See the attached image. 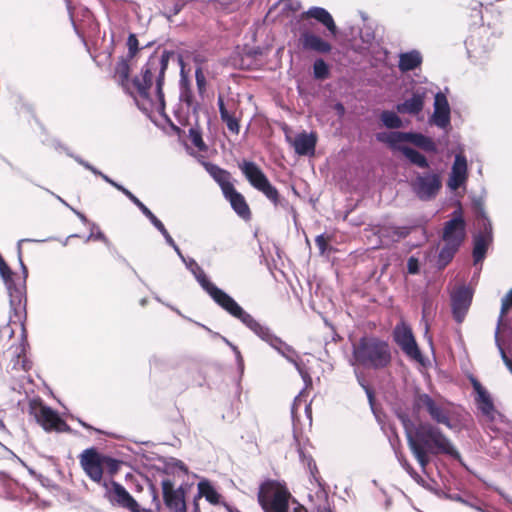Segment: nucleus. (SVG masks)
<instances>
[{
    "label": "nucleus",
    "instance_id": "5701e85b",
    "mask_svg": "<svg viewBox=\"0 0 512 512\" xmlns=\"http://www.w3.org/2000/svg\"><path fill=\"white\" fill-rule=\"evenodd\" d=\"M302 18H313L324 25L333 36L337 35L338 30L333 17L326 9L322 7L314 6L309 8L302 14Z\"/></svg>",
    "mask_w": 512,
    "mask_h": 512
},
{
    "label": "nucleus",
    "instance_id": "7ed1b4c3",
    "mask_svg": "<svg viewBox=\"0 0 512 512\" xmlns=\"http://www.w3.org/2000/svg\"><path fill=\"white\" fill-rule=\"evenodd\" d=\"M240 320L248 329H250L255 335H257L261 340L270 345L273 349H275L281 356H283L287 361L292 363L306 386L310 385L312 380L310 375L303 370L299 363V356L296 350L284 342L281 338L276 336L271 329L257 321L251 314L246 312L242 307L239 311L233 316Z\"/></svg>",
    "mask_w": 512,
    "mask_h": 512
},
{
    "label": "nucleus",
    "instance_id": "4468645a",
    "mask_svg": "<svg viewBox=\"0 0 512 512\" xmlns=\"http://www.w3.org/2000/svg\"><path fill=\"white\" fill-rule=\"evenodd\" d=\"M442 187L440 176L437 173H418L412 183L417 197L428 201L436 197Z\"/></svg>",
    "mask_w": 512,
    "mask_h": 512
},
{
    "label": "nucleus",
    "instance_id": "c85d7f7f",
    "mask_svg": "<svg viewBox=\"0 0 512 512\" xmlns=\"http://www.w3.org/2000/svg\"><path fill=\"white\" fill-rule=\"evenodd\" d=\"M422 63V56L419 51L412 50L410 52L401 53L399 55L398 67L402 72L414 70Z\"/></svg>",
    "mask_w": 512,
    "mask_h": 512
},
{
    "label": "nucleus",
    "instance_id": "c756f323",
    "mask_svg": "<svg viewBox=\"0 0 512 512\" xmlns=\"http://www.w3.org/2000/svg\"><path fill=\"white\" fill-rule=\"evenodd\" d=\"M407 139V142L412 143L427 152L434 153L437 151L435 142L421 133L408 132Z\"/></svg>",
    "mask_w": 512,
    "mask_h": 512
},
{
    "label": "nucleus",
    "instance_id": "412c9836",
    "mask_svg": "<svg viewBox=\"0 0 512 512\" xmlns=\"http://www.w3.org/2000/svg\"><path fill=\"white\" fill-rule=\"evenodd\" d=\"M430 120L441 129H446L450 125V106L446 96L441 92L435 95L434 112Z\"/></svg>",
    "mask_w": 512,
    "mask_h": 512
},
{
    "label": "nucleus",
    "instance_id": "1a4fd4ad",
    "mask_svg": "<svg viewBox=\"0 0 512 512\" xmlns=\"http://www.w3.org/2000/svg\"><path fill=\"white\" fill-rule=\"evenodd\" d=\"M239 168L252 187L262 192L275 206L280 204L278 190L270 183L258 165L252 161H243Z\"/></svg>",
    "mask_w": 512,
    "mask_h": 512
},
{
    "label": "nucleus",
    "instance_id": "79ce46f5",
    "mask_svg": "<svg viewBox=\"0 0 512 512\" xmlns=\"http://www.w3.org/2000/svg\"><path fill=\"white\" fill-rule=\"evenodd\" d=\"M125 196L130 199L139 209L140 211L149 218L153 215L151 210L146 207L133 193H131L129 190L125 192Z\"/></svg>",
    "mask_w": 512,
    "mask_h": 512
},
{
    "label": "nucleus",
    "instance_id": "bb28decb",
    "mask_svg": "<svg viewBox=\"0 0 512 512\" xmlns=\"http://www.w3.org/2000/svg\"><path fill=\"white\" fill-rule=\"evenodd\" d=\"M316 146V137L314 134L301 133L298 134L294 141L293 147L298 155L313 154Z\"/></svg>",
    "mask_w": 512,
    "mask_h": 512
},
{
    "label": "nucleus",
    "instance_id": "393cba45",
    "mask_svg": "<svg viewBox=\"0 0 512 512\" xmlns=\"http://www.w3.org/2000/svg\"><path fill=\"white\" fill-rule=\"evenodd\" d=\"M424 92L419 91L413 93L412 97L404 102L397 104L396 110L401 114L415 115L422 111L424 106Z\"/></svg>",
    "mask_w": 512,
    "mask_h": 512
},
{
    "label": "nucleus",
    "instance_id": "0e129e2a",
    "mask_svg": "<svg viewBox=\"0 0 512 512\" xmlns=\"http://www.w3.org/2000/svg\"><path fill=\"white\" fill-rule=\"evenodd\" d=\"M497 430L503 433L506 442H512V426H509L506 430H502L500 428Z\"/></svg>",
    "mask_w": 512,
    "mask_h": 512
},
{
    "label": "nucleus",
    "instance_id": "c9c22d12",
    "mask_svg": "<svg viewBox=\"0 0 512 512\" xmlns=\"http://www.w3.org/2000/svg\"><path fill=\"white\" fill-rule=\"evenodd\" d=\"M313 73L317 79H325L329 75L328 65L322 59H317L313 64Z\"/></svg>",
    "mask_w": 512,
    "mask_h": 512
},
{
    "label": "nucleus",
    "instance_id": "cd10ccee",
    "mask_svg": "<svg viewBox=\"0 0 512 512\" xmlns=\"http://www.w3.org/2000/svg\"><path fill=\"white\" fill-rule=\"evenodd\" d=\"M408 132H379L375 135L376 140L382 143L387 144L390 148L394 150H399L403 146L401 144L406 143Z\"/></svg>",
    "mask_w": 512,
    "mask_h": 512
},
{
    "label": "nucleus",
    "instance_id": "09e8293b",
    "mask_svg": "<svg viewBox=\"0 0 512 512\" xmlns=\"http://www.w3.org/2000/svg\"><path fill=\"white\" fill-rule=\"evenodd\" d=\"M195 79L199 93L202 95L206 90V77L201 68L195 71Z\"/></svg>",
    "mask_w": 512,
    "mask_h": 512
},
{
    "label": "nucleus",
    "instance_id": "f257e3e1",
    "mask_svg": "<svg viewBox=\"0 0 512 512\" xmlns=\"http://www.w3.org/2000/svg\"><path fill=\"white\" fill-rule=\"evenodd\" d=\"M402 422L406 432L408 447L421 467L422 472L426 473V468L430 463V456L445 454L460 460V453L439 427L429 422H421L414 426L410 420L404 418Z\"/></svg>",
    "mask_w": 512,
    "mask_h": 512
},
{
    "label": "nucleus",
    "instance_id": "603ef678",
    "mask_svg": "<svg viewBox=\"0 0 512 512\" xmlns=\"http://www.w3.org/2000/svg\"><path fill=\"white\" fill-rule=\"evenodd\" d=\"M138 39L134 34H130L127 40V46H128V56L132 58L136 52L138 51Z\"/></svg>",
    "mask_w": 512,
    "mask_h": 512
},
{
    "label": "nucleus",
    "instance_id": "bf43d9fd",
    "mask_svg": "<svg viewBox=\"0 0 512 512\" xmlns=\"http://www.w3.org/2000/svg\"><path fill=\"white\" fill-rule=\"evenodd\" d=\"M315 244L318 247L321 254H324L327 249V240L324 235H318L315 239Z\"/></svg>",
    "mask_w": 512,
    "mask_h": 512
},
{
    "label": "nucleus",
    "instance_id": "a18cd8bd",
    "mask_svg": "<svg viewBox=\"0 0 512 512\" xmlns=\"http://www.w3.org/2000/svg\"><path fill=\"white\" fill-rule=\"evenodd\" d=\"M227 126L228 130L234 134H238L240 131V125L238 120L232 116L231 114H228L226 117L221 119Z\"/></svg>",
    "mask_w": 512,
    "mask_h": 512
},
{
    "label": "nucleus",
    "instance_id": "a19ab883",
    "mask_svg": "<svg viewBox=\"0 0 512 512\" xmlns=\"http://www.w3.org/2000/svg\"><path fill=\"white\" fill-rule=\"evenodd\" d=\"M125 196L130 199L139 209L140 211L149 218L153 215L151 210L146 207L133 193H131L129 190L125 192Z\"/></svg>",
    "mask_w": 512,
    "mask_h": 512
},
{
    "label": "nucleus",
    "instance_id": "774afa93",
    "mask_svg": "<svg viewBox=\"0 0 512 512\" xmlns=\"http://www.w3.org/2000/svg\"><path fill=\"white\" fill-rule=\"evenodd\" d=\"M174 251L177 253L179 258L182 260V262H186V257L182 254L181 250L179 249L178 245L176 244L175 247H173Z\"/></svg>",
    "mask_w": 512,
    "mask_h": 512
},
{
    "label": "nucleus",
    "instance_id": "37998d69",
    "mask_svg": "<svg viewBox=\"0 0 512 512\" xmlns=\"http://www.w3.org/2000/svg\"><path fill=\"white\" fill-rule=\"evenodd\" d=\"M125 196L130 199L139 209L140 211L149 218L153 215L151 210L146 207L133 193H131L129 190L125 192Z\"/></svg>",
    "mask_w": 512,
    "mask_h": 512
},
{
    "label": "nucleus",
    "instance_id": "2f4dec72",
    "mask_svg": "<svg viewBox=\"0 0 512 512\" xmlns=\"http://www.w3.org/2000/svg\"><path fill=\"white\" fill-rule=\"evenodd\" d=\"M380 238L386 237L390 241H398L401 238L406 237L408 231L406 228L396 226H382L377 231Z\"/></svg>",
    "mask_w": 512,
    "mask_h": 512
},
{
    "label": "nucleus",
    "instance_id": "9d476101",
    "mask_svg": "<svg viewBox=\"0 0 512 512\" xmlns=\"http://www.w3.org/2000/svg\"><path fill=\"white\" fill-rule=\"evenodd\" d=\"M477 222L479 231L473 236V258L475 264L483 261L487 249L493 240L491 221L480 203L478 205Z\"/></svg>",
    "mask_w": 512,
    "mask_h": 512
},
{
    "label": "nucleus",
    "instance_id": "49530a36",
    "mask_svg": "<svg viewBox=\"0 0 512 512\" xmlns=\"http://www.w3.org/2000/svg\"><path fill=\"white\" fill-rule=\"evenodd\" d=\"M354 373H355V376H356L358 384L364 389V391H365V393H366V395H367V397L369 399V402L372 404V401H373V391L366 384V381H365L363 375L358 371V369H355Z\"/></svg>",
    "mask_w": 512,
    "mask_h": 512
},
{
    "label": "nucleus",
    "instance_id": "de8ad7c7",
    "mask_svg": "<svg viewBox=\"0 0 512 512\" xmlns=\"http://www.w3.org/2000/svg\"><path fill=\"white\" fill-rule=\"evenodd\" d=\"M189 137L195 147H197L199 150H205L206 146L202 140L201 134L197 130L190 129Z\"/></svg>",
    "mask_w": 512,
    "mask_h": 512
},
{
    "label": "nucleus",
    "instance_id": "f704fd0d",
    "mask_svg": "<svg viewBox=\"0 0 512 512\" xmlns=\"http://www.w3.org/2000/svg\"><path fill=\"white\" fill-rule=\"evenodd\" d=\"M180 99L182 102L186 103L188 107H193V95L189 88V83L187 78L184 76L183 71L181 72V80H180Z\"/></svg>",
    "mask_w": 512,
    "mask_h": 512
},
{
    "label": "nucleus",
    "instance_id": "e2e57ef3",
    "mask_svg": "<svg viewBox=\"0 0 512 512\" xmlns=\"http://www.w3.org/2000/svg\"><path fill=\"white\" fill-rule=\"evenodd\" d=\"M284 6L293 11H297L300 8V2L297 0H287L284 2Z\"/></svg>",
    "mask_w": 512,
    "mask_h": 512
},
{
    "label": "nucleus",
    "instance_id": "680f3d73",
    "mask_svg": "<svg viewBox=\"0 0 512 512\" xmlns=\"http://www.w3.org/2000/svg\"><path fill=\"white\" fill-rule=\"evenodd\" d=\"M360 37L363 43L371 44V42L374 40V33L372 31H361Z\"/></svg>",
    "mask_w": 512,
    "mask_h": 512
},
{
    "label": "nucleus",
    "instance_id": "a878e982",
    "mask_svg": "<svg viewBox=\"0 0 512 512\" xmlns=\"http://www.w3.org/2000/svg\"><path fill=\"white\" fill-rule=\"evenodd\" d=\"M204 166L210 176L219 184L223 194L234 187L230 182V173L228 171L212 163H205Z\"/></svg>",
    "mask_w": 512,
    "mask_h": 512
},
{
    "label": "nucleus",
    "instance_id": "7c9ffc66",
    "mask_svg": "<svg viewBox=\"0 0 512 512\" xmlns=\"http://www.w3.org/2000/svg\"><path fill=\"white\" fill-rule=\"evenodd\" d=\"M197 486L199 497H205V499L213 505L219 504L221 496L208 480L200 481Z\"/></svg>",
    "mask_w": 512,
    "mask_h": 512
},
{
    "label": "nucleus",
    "instance_id": "6ab92c4d",
    "mask_svg": "<svg viewBox=\"0 0 512 512\" xmlns=\"http://www.w3.org/2000/svg\"><path fill=\"white\" fill-rule=\"evenodd\" d=\"M451 301L453 317L462 323L471 305L472 293L468 288L461 287L452 294Z\"/></svg>",
    "mask_w": 512,
    "mask_h": 512
},
{
    "label": "nucleus",
    "instance_id": "ddd939ff",
    "mask_svg": "<svg viewBox=\"0 0 512 512\" xmlns=\"http://www.w3.org/2000/svg\"><path fill=\"white\" fill-rule=\"evenodd\" d=\"M393 336L396 344L408 358L418 363H423L422 353L409 326L405 323L396 325Z\"/></svg>",
    "mask_w": 512,
    "mask_h": 512
},
{
    "label": "nucleus",
    "instance_id": "052dcab7",
    "mask_svg": "<svg viewBox=\"0 0 512 512\" xmlns=\"http://www.w3.org/2000/svg\"><path fill=\"white\" fill-rule=\"evenodd\" d=\"M218 107H219V112H220V118H224L226 117L228 114H230V112L227 110L225 104H224V100H223V97L221 95L218 96Z\"/></svg>",
    "mask_w": 512,
    "mask_h": 512
},
{
    "label": "nucleus",
    "instance_id": "0eeeda50",
    "mask_svg": "<svg viewBox=\"0 0 512 512\" xmlns=\"http://www.w3.org/2000/svg\"><path fill=\"white\" fill-rule=\"evenodd\" d=\"M183 263L185 264L186 268L194 275L202 289L206 291L222 309L228 312L231 316H234L239 311L241 306L226 292L213 284L207 278L203 269L194 259L188 258L186 259V262Z\"/></svg>",
    "mask_w": 512,
    "mask_h": 512
},
{
    "label": "nucleus",
    "instance_id": "338daca9",
    "mask_svg": "<svg viewBox=\"0 0 512 512\" xmlns=\"http://www.w3.org/2000/svg\"><path fill=\"white\" fill-rule=\"evenodd\" d=\"M175 466H176L177 468H179L180 470L184 471L185 473H187V472H188L187 467H186V466H185V464H184L182 461H180V460H175Z\"/></svg>",
    "mask_w": 512,
    "mask_h": 512
},
{
    "label": "nucleus",
    "instance_id": "b1692460",
    "mask_svg": "<svg viewBox=\"0 0 512 512\" xmlns=\"http://www.w3.org/2000/svg\"><path fill=\"white\" fill-rule=\"evenodd\" d=\"M225 198L230 202L233 210L243 219H249L251 212L248 204L242 194L233 187L230 191L224 193Z\"/></svg>",
    "mask_w": 512,
    "mask_h": 512
},
{
    "label": "nucleus",
    "instance_id": "4be33fe9",
    "mask_svg": "<svg viewBox=\"0 0 512 512\" xmlns=\"http://www.w3.org/2000/svg\"><path fill=\"white\" fill-rule=\"evenodd\" d=\"M299 42L302 48L307 51L326 54L332 50V46L329 42L310 31L301 32Z\"/></svg>",
    "mask_w": 512,
    "mask_h": 512
},
{
    "label": "nucleus",
    "instance_id": "13d9d810",
    "mask_svg": "<svg viewBox=\"0 0 512 512\" xmlns=\"http://www.w3.org/2000/svg\"><path fill=\"white\" fill-rule=\"evenodd\" d=\"M80 165H82L84 168L88 169L89 171H91L93 174H100V171L95 168L94 166H92L90 163H88L87 161L83 160L82 158H80L79 156H73L71 155Z\"/></svg>",
    "mask_w": 512,
    "mask_h": 512
},
{
    "label": "nucleus",
    "instance_id": "4c0bfd02",
    "mask_svg": "<svg viewBox=\"0 0 512 512\" xmlns=\"http://www.w3.org/2000/svg\"><path fill=\"white\" fill-rule=\"evenodd\" d=\"M400 465L402 468L417 482L423 483V478L414 470L411 464L403 457L399 458Z\"/></svg>",
    "mask_w": 512,
    "mask_h": 512
},
{
    "label": "nucleus",
    "instance_id": "9b49d317",
    "mask_svg": "<svg viewBox=\"0 0 512 512\" xmlns=\"http://www.w3.org/2000/svg\"><path fill=\"white\" fill-rule=\"evenodd\" d=\"M29 412L45 431L64 432L69 430L68 425L59 417L58 413L41 401H30Z\"/></svg>",
    "mask_w": 512,
    "mask_h": 512
},
{
    "label": "nucleus",
    "instance_id": "c03bdc74",
    "mask_svg": "<svg viewBox=\"0 0 512 512\" xmlns=\"http://www.w3.org/2000/svg\"><path fill=\"white\" fill-rule=\"evenodd\" d=\"M495 343L499 349V352H500V355H501V358H502L504 364L506 365V367L508 368L509 371H512V361L506 355V353L500 343V340H499V327H497L496 331H495Z\"/></svg>",
    "mask_w": 512,
    "mask_h": 512
},
{
    "label": "nucleus",
    "instance_id": "6e6552de",
    "mask_svg": "<svg viewBox=\"0 0 512 512\" xmlns=\"http://www.w3.org/2000/svg\"><path fill=\"white\" fill-rule=\"evenodd\" d=\"M290 493L286 488L267 482L261 485L258 502L265 512H287Z\"/></svg>",
    "mask_w": 512,
    "mask_h": 512
},
{
    "label": "nucleus",
    "instance_id": "39448f33",
    "mask_svg": "<svg viewBox=\"0 0 512 512\" xmlns=\"http://www.w3.org/2000/svg\"><path fill=\"white\" fill-rule=\"evenodd\" d=\"M30 239H21L18 242V261L22 270L21 276H16L15 273L10 269L5 260L0 259V277L2 278L6 289L9 294L10 306L12 309L17 310L25 300L26 294V279L28 276V270L22 259L21 244Z\"/></svg>",
    "mask_w": 512,
    "mask_h": 512
},
{
    "label": "nucleus",
    "instance_id": "e433bc0d",
    "mask_svg": "<svg viewBox=\"0 0 512 512\" xmlns=\"http://www.w3.org/2000/svg\"><path fill=\"white\" fill-rule=\"evenodd\" d=\"M512 308V288L508 291V293L503 297L501 302V311L500 317L498 320L497 327L500 328V324L502 322L503 316Z\"/></svg>",
    "mask_w": 512,
    "mask_h": 512
},
{
    "label": "nucleus",
    "instance_id": "58836bf2",
    "mask_svg": "<svg viewBox=\"0 0 512 512\" xmlns=\"http://www.w3.org/2000/svg\"><path fill=\"white\" fill-rule=\"evenodd\" d=\"M129 72L130 68L127 60L122 59L117 63L116 74L121 78L122 82L128 80Z\"/></svg>",
    "mask_w": 512,
    "mask_h": 512
},
{
    "label": "nucleus",
    "instance_id": "864d4df0",
    "mask_svg": "<svg viewBox=\"0 0 512 512\" xmlns=\"http://www.w3.org/2000/svg\"><path fill=\"white\" fill-rule=\"evenodd\" d=\"M300 459L306 463L311 474L314 475V470H317L314 460L310 456H306L302 450H299Z\"/></svg>",
    "mask_w": 512,
    "mask_h": 512
},
{
    "label": "nucleus",
    "instance_id": "dca6fc26",
    "mask_svg": "<svg viewBox=\"0 0 512 512\" xmlns=\"http://www.w3.org/2000/svg\"><path fill=\"white\" fill-rule=\"evenodd\" d=\"M80 464L92 481L102 485L104 456L100 455L94 448H89L80 455Z\"/></svg>",
    "mask_w": 512,
    "mask_h": 512
},
{
    "label": "nucleus",
    "instance_id": "ea45409f",
    "mask_svg": "<svg viewBox=\"0 0 512 512\" xmlns=\"http://www.w3.org/2000/svg\"><path fill=\"white\" fill-rule=\"evenodd\" d=\"M125 196L130 199L139 209L140 211L149 218L153 215L151 210L146 207L133 193H131L129 190L125 192Z\"/></svg>",
    "mask_w": 512,
    "mask_h": 512
},
{
    "label": "nucleus",
    "instance_id": "8fccbe9b",
    "mask_svg": "<svg viewBox=\"0 0 512 512\" xmlns=\"http://www.w3.org/2000/svg\"><path fill=\"white\" fill-rule=\"evenodd\" d=\"M91 231L94 232V240H99L103 242L107 247L111 246V242L105 236V234L100 230L99 226L96 223H91Z\"/></svg>",
    "mask_w": 512,
    "mask_h": 512
},
{
    "label": "nucleus",
    "instance_id": "aec40b11",
    "mask_svg": "<svg viewBox=\"0 0 512 512\" xmlns=\"http://www.w3.org/2000/svg\"><path fill=\"white\" fill-rule=\"evenodd\" d=\"M467 172L468 165L466 157L462 153L456 154L447 181L448 188L452 191H456L460 188L467 180Z\"/></svg>",
    "mask_w": 512,
    "mask_h": 512
},
{
    "label": "nucleus",
    "instance_id": "a211bd4d",
    "mask_svg": "<svg viewBox=\"0 0 512 512\" xmlns=\"http://www.w3.org/2000/svg\"><path fill=\"white\" fill-rule=\"evenodd\" d=\"M161 486L165 505L173 512H187L184 489H174V483L170 479L162 480Z\"/></svg>",
    "mask_w": 512,
    "mask_h": 512
},
{
    "label": "nucleus",
    "instance_id": "473e14b6",
    "mask_svg": "<svg viewBox=\"0 0 512 512\" xmlns=\"http://www.w3.org/2000/svg\"><path fill=\"white\" fill-rule=\"evenodd\" d=\"M400 151L403 153V155L414 165L420 167V168H428L429 163L426 157L418 152L417 150L410 148V147H402L400 148Z\"/></svg>",
    "mask_w": 512,
    "mask_h": 512
},
{
    "label": "nucleus",
    "instance_id": "f8f14e48",
    "mask_svg": "<svg viewBox=\"0 0 512 512\" xmlns=\"http://www.w3.org/2000/svg\"><path fill=\"white\" fill-rule=\"evenodd\" d=\"M104 497L114 506L127 509L130 512H140V506L135 498L120 483L110 480L103 481Z\"/></svg>",
    "mask_w": 512,
    "mask_h": 512
},
{
    "label": "nucleus",
    "instance_id": "4d7b16f0",
    "mask_svg": "<svg viewBox=\"0 0 512 512\" xmlns=\"http://www.w3.org/2000/svg\"><path fill=\"white\" fill-rule=\"evenodd\" d=\"M104 465L109 468L111 474L116 473L119 468V462L108 456H104Z\"/></svg>",
    "mask_w": 512,
    "mask_h": 512
},
{
    "label": "nucleus",
    "instance_id": "72a5a7b5",
    "mask_svg": "<svg viewBox=\"0 0 512 512\" xmlns=\"http://www.w3.org/2000/svg\"><path fill=\"white\" fill-rule=\"evenodd\" d=\"M380 119L383 125L389 129H399L403 126L402 120L393 111H383L380 115Z\"/></svg>",
    "mask_w": 512,
    "mask_h": 512
},
{
    "label": "nucleus",
    "instance_id": "2eb2a0df",
    "mask_svg": "<svg viewBox=\"0 0 512 512\" xmlns=\"http://www.w3.org/2000/svg\"><path fill=\"white\" fill-rule=\"evenodd\" d=\"M413 409L415 412L426 410L432 420L438 424H443L448 428H452L447 411L438 405L428 394H417L413 401Z\"/></svg>",
    "mask_w": 512,
    "mask_h": 512
},
{
    "label": "nucleus",
    "instance_id": "69168bd1",
    "mask_svg": "<svg viewBox=\"0 0 512 512\" xmlns=\"http://www.w3.org/2000/svg\"><path fill=\"white\" fill-rule=\"evenodd\" d=\"M71 210L77 215V217L80 219L81 222L88 223V219L83 213H81L80 211H78L74 208H71Z\"/></svg>",
    "mask_w": 512,
    "mask_h": 512
},
{
    "label": "nucleus",
    "instance_id": "5fc2aeb1",
    "mask_svg": "<svg viewBox=\"0 0 512 512\" xmlns=\"http://www.w3.org/2000/svg\"><path fill=\"white\" fill-rule=\"evenodd\" d=\"M96 175L100 176L105 182H107L110 185H112L113 187H115L117 190L122 192L124 195H125V192L128 191V189H126L124 186H122L121 184L115 182L110 177H108L107 175L103 174L101 171H100V174H96Z\"/></svg>",
    "mask_w": 512,
    "mask_h": 512
},
{
    "label": "nucleus",
    "instance_id": "20e7f679",
    "mask_svg": "<svg viewBox=\"0 0 512 512\" xmlns=\"http://www.w3.org/2000/svg\"><path fill=\"white\" fill-rule=\"evenodd\" d=\"M392 362L391 347L388 342L377 337H362L353 344L350 364L368 369L387 368Z\"/></svg>",
    "mask_w": 512,
    "mask_h": 512
},
{
    "label": "nucleus",
    "instance_id": "6e6d98bb",
    "mask_svg": "<svg viewBox=\"0 0 512 512\" xmlns=\"http://www.w3.org/2000/svg\"><path fill=\"white\" fill-rule=\"evenodd\" d=\"M407 270L409 274H417L419 272V261L411 256L407 261Z\"/></svg>",
    "mask_w": 512,
    "mask_h": 512
},
{
    "label": "nucleus",
    "instance_id": "f03ea898",
    "mask_svg": "<svg viewBox=\"0 0 512 512\" xmlns=\"http://www.w3.org/2000/svg\"><path fill=\"white\" fill-rule=\"evenodd\" d=\"M169 58L168 51H163L160 56L152 55L143 67L142 75L133 79L135 92H132V95L137 106L145 112L164 113L165 101L162 87Z\"/></svg>",
    "mask_w": 512,
    "mask_h": 512
},
{
    "label": "nucleus",
    "instance_id": "423d86ee",
    "mask_svg": "<svg viewBox=\"0 0 512 512\" xmlns=\"http://www.w3.org/2000/svg\"><path fill=\"white\" fill-rule=\"evenodd\" d=\"M466 224L460 213L455 211L453 218L444 225L442 239L444 246L439 252L438 263L440 266H446L453 258L466 236Z\"/></svg>",
    "mask_w": 512,
    "mask_h": 512
},
{
    "label": "nucleus",
    "instance_id": "f3484780",
    "mask_svg": "<svg viewBox=\"0 0 512 512\" xmlns=\"http://www.w3.org/2000/svg\"><path fill=\"white\" fill-rule=\"evenodd\" d=\"M471 384L476 393L475 402L482 415L486 418L487 422L493 423L497 417H502L495 409L493 400L488 391L481 385V383L471 378Z\"/></svg>",
    "mask_w": 512,
    "mask_h": 512
},
{
    "label": "nucleus",
    "instance_id": "3c124183",
    "mask_svg": "<svg viewBox=\"0 0 512 512\" xmlns=\"http://www.w3.org/2000/svg\"><path fill=\"white\" fill-rule=\"evenodd\" d=\"M221 339L224 341V343H226L231 349L232 351L234 352L235 354V357H236V361H237V364L239 366V368L241 370H243V366H244V363H243V358H242V355L239 351V349L237 348V346H235L233 343H231L226 337L224 336H221Z\"/></svg>",
    "mask_w": 512,
    "mask_h": 512
}]
</instances>
